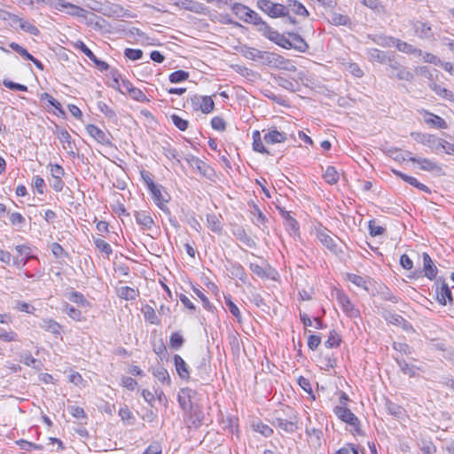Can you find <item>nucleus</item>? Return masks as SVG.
Segmentation results:
<instances>
[{
	"mask_svg": "<svg viewBox=\"0 0 454 454\" xmlns=\"http://www.w3.org/2000/svg\"><path fill=\"white\" fill-rule=\"evenodd\" d=\"M271 424L287 434H293L299 428L298 412L289 406L276 411Z\"/></svg>",
	"mask_w": 454,
	"mask_h": 454,
	"instance_id": "1",
	"label": "nucleus"
},
{
	"mask_svg": "<svg viewBox=\"0 0 454 454\" xmlns=\"http://www.w3.org/2000/svg\"><path fill=\"white\" fill-rule=\"evenodd\" d=\"M43 2L57 11H66L67 14L74 17H85L87 13V11L83 8L67 2L66 0H43Z\"/></svg>",
	"mask_w": 454,
	"mask_h": 454,
	"instance_id": "2",
	"label": "nucleus"
},
{
	"mask_svg": "<svg viewBox=\"0 0 454 454\" xmlns=\"http://www.w3.org/2000/svg\"><path fill=\"white\" fill-rule=\"evenodd\" d=\"M256 5L270 18H282L288 15L287 6L273 3L270 0H258Z\"/></svg>",
	"mask_w": 454,
	"mask_h": 454,
	"instance_id": "3",
	"label": "nucleus"
},
{
	"mask_svg": "<svg viewBox=\"0 0 454 454\" xmlns=\"http://www.w3.org/2000/svg\"><path fill=\"white\" fill-rule=\"evenodd\" d=\"M387 65L391 70L390 77H395L398 80L406 82H411L414 79L413 74L396 59L395 54L391 57Z\"/></svg>",
	"mask_w": 454,
	"mask_h": 454,
	"instance_id": "4",
	"label": "nucleus"
},
{
	"mask_svg": "<svg viewBox=\"0 0 454 454\" xmlns=\"http://www.w3.org/2000/svg\"><path fill=\"white\" fill-rule=\"evenodd\" d=\"M232 12L242 21L253 24L254 20H256L257 12L250 9L248 6L240 4L234 3L231 6Z\"/></svg>",
	"mask_w": 454,
	"mask_h": 454,
	"instance_id": "5",
	"label": "nucleus"
},
{
	"mask_svg": "<svg viewBox=\"0 0 454 454\" xmlns=\"http://www.w3.org/2000/svg\"><path fill=\"white\" fill-rule=\"evenodd\" d=\"M152 193L154 203L165 213L170 215L169 208L165 205L170 200V195L163 189L161 185L156 184L154 188L149 190Z\"/></svg>",
	"mask_w": 454,
	"mask_h": 454,
	"instance_id": "6",
	"label": "nucleus"
},
{
	"mask_svg": "<svg viewBox=\"0 0 454 454\" xmlns=\"http://www.w3.org/2000/svg\"><path fill=\"white\" fill-rule=\"evenodd\" d=\"M436 285V299L441 305H446L447 302L450 304L453 303L452 293L449 286L441 278L435 281Z\"/></svg>",
	"mask_w": 454,
	"mask_h": 454,
	"instance_id": "7",
	"label": "nucleus"
},
{
	"mask_svg": "<svg viewBox=\"0 0 454 454\" xmlns=\"http://www.w3.org/2000/svg\"><path fill=\"white\" fill-rule=\"evenodd\" d=\"M197 392L189 387L182 388L177 395V401L183 411H187L195 403L192 402Z\"/></svg>",
	"mask_w": 454,
	"mask_h": 454,
	"instance_id": "8",
	"label": "nucleus"
},
{
	"mask_svg": "<svg viewBox=\"0 0 454 454\" xmlns=\"http://www.w3.org/2000/svg\"><path fill=\"white\" fill-rule=\"evenodd\" d=\"M333 413L338 417V419L348 425L357 426L358 418L350 411L349 408L346 406H335L333 408Z\"/></svg>",
	"mask_w": 454,
	"mask_h": 454,
	"instance_id": "9",
	"label": "nucleus"
},
{
	"mask_svg": "<svg viewBox=\"0 0 454 454\" xmlns=\"http://www.w3.org/2000/svg\"><path fill=\"white\" fill-rule=\"evenodd\" d=\"M337 301L340 303L342 310L349 317H356L359 316V310L350 301L348 295L343 293H338Z\"/></svg>",
	"mask_w": 454,
	"mask_h": 454,
	"instance_id": "10",
	"label": "nucleus"
},
{
	"mask_svg": "<svg viewBox=\"0 0 454 454\" xmlns=\"http://www.w3.org/2000/svg\"><path fill=\"white\" fill-rule=\"evenodd\" d=\"M317 237L322 245L333 254H338L339 253H341V250L338 247L334 239L328 234L326 229L317 231Z\"/></svg>",
	"mask_w": 454,
	"mask_h": 454,
	"instance_id": "11",
	"label": "nucleus"
},
{
	"mask_svg": "<svg viewBox=\"0 0 454 454\" xmlns=\"http://www.w3.org/2000/svg\"><path fill=\"white\" fill-rule=\"evenodd\" d=\"M225 269L232 278H239L243 283L247 282V276L244 267L240 263L232 261H227Z\"/></svg>",
	"mask_w": 454,
	"mask_h": 454,
	"instance_id": "12",
	"label": "nucleus"
},
{
	"mask_svg": "<svg viewBox=\"0 0 454 454\" xmlns=\"http://www.w3.org/2000/svg\"><path fill=\"white\" fill-rule=\"evenodd\" d=\"M369 59L381 64H387L391 57L395 54L393 51H383L373 48L367 51Z\"/></svg>",
	"mask_w": 454,
	"mask_h": 454,
	"instance_id": "13",
	"label": "nucleus"
},
{
	"mask_svg": "<svg viewBox=\"0 0 454 454\" xmlns=\"http://www.w3.org/2000/svg\"><path fill=\"white\" fill-rule=\"evenodd\" d=\"M87 132L99 144L105 145H110L111 142L108 136L98 127L94 124H88L86 126Z\"/></svg>",
	"mask_w": 454,
	"mask_h": 454,
	"instance_id": "14",
	"label": "nucleus"
},
{
	"mask_svg": "<svg viewBox=\"0 0 454 454\" xmlns=\"http://www.w3.org/2000/svg\"><path fill=\"white\" fill-rule=\"evenodd\" d=\"M422 258L425 276L430 280L435 279L438 273V270L437 267L434 265L433 260L431 259L430 255L427 253L424 252L422 254Z\"/></svg>",
	"mask_w": 454,
	"mask_h": 454,
	"instance_id": "15",
	"label": "nucleus"
},
{
	"mask_svg": "<svg viewBox=\"0 0 454 454\" xmlns=\"http://www.w3.org/2000/svg\"><path fill=\"white\" fill-rule=\"evenodd\" d=\"M409 160L419 163L422 170L436 173H440L442 170V167L439 166L436 162L427 158L410 157Z\"/></svg>",
	"mask_w": 454,
	"mask_h": 454,
	"instance_id": "16",
	"label": "nucleus"
},
{
	"mask_svg": "<svg viewBox=\"0 0 454 454\" xmlns=\"http://www.w3.org/2000/svg\"><path fill=\"white\" fill-rule=\"evenodd\" d=\"M134 216L137 224L144 230H151L154 224V221L147 211H135Z\"/></svg>",
	"mask_w": 454,
	"mask_h": 454,
	"instance_id": "17",
	"label": "nucleus"
},
{
	"mask_svg": "<svg viewBox=\"0 0 454 454\" xmlns=\"http://www.w3.org/2000/svg\"><path fill=\"white\" fill-rule=\"evenodd\" d=\"M253 25L256 26L258 32H260L270 41L277 32V30L271 28L270 25L264 21L259 14L256 16V20H254Z\"/></svg>",
	"mask_w": 454,
	"mask_h": 454,
	"instance_id": "18",
	"label": "nucleus"
},
{
	"mask_svg": "<svg viewBox=\"0 0 454 454\" xmlns=\"http://www.w3.org/2000/svg\"><path fill=\"white\" fill-rule=\"evenodd\" d=\"M413 28L416 35L422 39H431L434 36L431 26L420 20L414 22Z\"/></svg>",
	"mask_w": 454,
	"mask_h": 454,
	"instance_id": "19",
	"label": "nucleus"
},
{
	"mask_svg": "<svg viewBox=\"0 0 454 454\" xmlns=\"http://www.w3.org/2000/svg\"><path fill=\"white\" fill-rule=\"evenodd\" d=\"M184 160L192 167L196 168V169L204 176H207L208 171L210 170L209 166L200 159L192 154H188Z\"/></svg>",
	"mask_w": 454,
	"mask_h": 454,
	"instance_id": "20",
	"label": "nucleus"
},
{
	"mask_svg": "<svg viewBox=\"0 0 454 454\" xmlns=\"http://www.w3.org/2000/svg\"><path fill=\"white\" fill-rule=\"evenodd\" d=\"M174 364L178 376L182 380H188L190 379V371L189 366L185 363V361L181 357V356L176 354L174 355Z\"/></svg>",
	"mask_w": 454,
	"mask_h": 454,
	"instance_id": "21",
	"label": "nucleus"
},
{
	"mask_svg": "<svg viewBox=\"0 0 454 454\" xmlns=\"http://www.w3.org/2000/svg\"><path fill=\"white\" fill-rule=\"evenodd\" d=\"M287 139V136L285 132H279L276 128L270 129L263 137V140L267 144H278L284 143Z\"/></svg>",
	"mask_w": 454,
	"mask_h": 454,
	"instance_id": "22",
	"label": "nucleus"
},
{
	"mask_svg": "<svg viewBox=\"0 0 454 454\" xmlns=\"http://www.w3.org/2000/svg\"><path fill=\"white\" fill-rule=\"evenodd\" d=\"M286 35L291 38L293 49L302 53L309 50V44L299 34L294 32H287Z\"/></svg>",
	"mask_w": 454,
	"mask_h": 454,
	"instance_id": "23",
	"label": "nucleus"
},
{
	"mask_svg": "<svg viewBox=\"0 0 454 454\" xmlns=\"http://www.w3.org/2000/svg\"><path fill=\"white\" fill-rule=\"evenodd\" d=\"M190 412V418L192 419V423L195 427H200L202 425L205 415L201 409V407L199 404H194L192 406V408H188V411Z\"/></svg>",
	"mask_w": 454,
	"mask_h": 454,
	"instance_id": "24",
	"label": "nucleus"
},
{
	"mask_svg": "<svg viewBox=\"0 0 454 454\" xmlns=\"http://www.w3.org/2000/svg\"><path fill=\"white\" fill-rule=\"evenodd\" d=\"M233 235L236 237L237 239L244 243L246 246L249 247H254L255 242L254 240L247 233L246 230L241 227L238 226L236 227L233 231Z\"/></svg>",
	"mask_w": 454,
	"mask_h": 454,
	"instance_id": "25",
	"label": "nucleus"
},
{
	"mask_svg": "<svg viewBox=\"0 0 454 454\" xmlns=\"http://www.w3.org/2000/svg\"><path fill=\"white\" fill-rule=\"evenodd\" d=\"M240 53L243 57L250 60H261V58L263 56V51L258 49L249 47L247 45H242L240 47Z\"/></svg>",
	"mask_w": 454,
	"mask_h": 454,
	"instance_id": "26",
	"label": "nucleus"
},
{
	"mask_svg": "<svg viewBox=\"0 0 454 454\" xmlns=\"http://www.w3.org/2000/svg\"><path fill=\"white\" fill-rule=\"evenodd\" d=\"M206 217L208 228L216 234H222L223 225L220 222L222 216L215 214H207Z\"/></svg>",
	"mask_w": 454,
	"mask_h": 454,
	"instance_id": "27",
	"label": "nucleus"
},
{
	"mask_svg": "<svg viewBox=\"0 0 454 454\" xmlns=\"http://www.w3.org/2000/svg\"><path fill=\"white\" fill-rule=\"evenodd\" d=\"M12 21L14 23L18 22L20 24V27L23 31L27 32L33 35H38L40 34L39 29L35 26H34L33 24L29 23L27 20H24L23 19L18 17L17 15H13L12 17Z\"/></svg>",
	"mask_w": 454,
	"mask_h": 454,
	"instance_id": "28",
	"label": "nucleus"
},
{
	"mask_svg": "<svg viewBox=\"0 0 454 454\" xmlns=\"http://www.w3.org/2000/svg\"><path fill=\"white\" fill-rule=\"evenodd\" d=\"M58 137L63 144H66L67 145H64L65 149H69L68 154L72 157L75 156V153L73 151V145L74 141L70 136V134L66 129H60L57 132Z\"/></svg>",
	"mask_w": 454,
	"mask_h": 454,
	"instance_id": "29",
	"label": "nucleus"
},
{
	"mask_svg": "<svg viewBox=\"0 0 454 454\" xmlns=\"http://www.w3.org/2000/svg\"><path fill=\"white\" fill-rule=\"evenodd\" d=\"M285 6L288 7V12L292 11L297 15L302 17H308L309 15V12L305 8V6L297 0H287L286 4Z\"/></svg>",
	"mask_w": 454,
	"mask_h": 454,
	"instance_id": "30",
	"label": "nucleus"
},
{
	"mask_svg": "<svg viewBox=\"0 0 454 454\" xmlns=\"http://www.w3.org/2000/svg\"><path fill=\"white\" fill-rule=\"evenodd\" d=\"M250 270L255 274L257 277L261 278H273L270 276V271H272V268L270 265L266 267H262L257 263L251 262L249 265Z\"/></svg>",
	"mask_w": 454,
	"mask_h": 454,
	"instance_id": "31",
	"label": "nucleus"
},
{
	"mask_svg": "<svg viewBox=\"0 0 454 454\" xmlns=\"http://www.w3.org/2000/svg\"><path fill=\"white\" fill-rule=\"evenodd\" d=\"M395 47L399 51L406 54L422 55V51L420 49L415 48L413 45L400 39L396 40Z\"/></svg>",
	"mask_w": 454,
	"mask_h": 454,
	"instance_id": "32",
	"label": "nucleus"
},
{
	"mask_svg": "<svg viewBox=\"0 0 454 454\" xmlns=\"http://www.w3.org/2000/svg\"><path fill=\"white\" fill-rule=\"evenodd\" d=\"M117 294L121 299L126 301H134L139 295L137 289H134L129 286H121L118 288Z\"/></svg>",
	"mask_w": 454,
	"mask_h": 454,
	"instance_id": "33",
	"label": "nucleus"
},
{
	"mask_svg": "<svg viewBox=\"0 0 454 454\" xmlns=\"http://www.w3.org/2000/svg\"><path fill=\"white\" fill-rule=\"evenodd\" d=\"M424 121L427 124L431 125L432 127L438 129L447 128V123L442 117L431 113H427Z\"/></svg>",
	"mask_w": 454,
	"mask_h": 454,
	"instance_id": "34",
	"label": "nucleus"
},
{
	"mask_svg": "<svg viewBox=\"0 0 454 454\" xmlns=\"http://www.w3.org/2000/svg\"><path fill=\"white\" fill-rule=\"evenodd\" d=\"M395 359L400 370L402 371V372L403 374L409 375L411 378L417 376V373H416L417 367L415 365L408 364L404 359L400 358L398 356L395 357Z\"/></svg>",
	"mask_w": 454,
	"mask_h": 454,
	"instance_id": "35",
	"label": "nucleus"
},
{
	"mask_svg": "<svg viewBox=\"0 0 454 454\" xmlns=\"http://www.w3.org/2000/svg\"><path fill=\"white\" fill-rule=\"evenodd\" d=\"M274 82L283 89H286L289 91L294 92L297 90L296 86L297 82L295 81H291L284 76L281 75H275L274 76Z\"/></svg>",
	"mask_w": 454,
	"mask_h": 454,
	"instance_id": "36",
	"label": "nucleus"
},
{
	"mask_svg": "<svg viewBox=\"0 0 454 454\" xmlns=\"http://www.w3.org/2000/svg\"><path fill=\"white\" fill-rule=\"evenodd\" d=\"M176 6L196 13H200L203 10L202 4L192 0H180V3H176Z\"/></svg>",
	"mask_w": 454,
	"mask_h": 454,
	"instance_id": "37",
	"label": "nucleus"
},
{
	"mask_svg": "<svg viewBox=\"0 0 454 454\" xmlns=\"http://www.w3.org/2000/svg\"><path fill=\"white\" fill-rule=\"evenodd\" d=\"M252 137H253V149L255 152H258V153H261L263 154H270V152L267 150V148L262 144L260 131H258V130L253 131Z\"/></svg>",
	"mask_w": 454,
	"mask_h": 454,
	"instance_id": "38",
	"label": "nucleus"
},
{
	"mask_svg": "<svg viewBox=\"0 0 454 454\" xmlns=\"http://www.w3.org/2000/svg\"><path fill=\"white\" fill-rule=\"evenodd\" d=\"M21 362L36 371H41L43 367V363L39 359L34 358L29 352L21 355Z\"/></svg>",
	"mask_w": 454,
	"mask_h": 454,
	"instance_id": "39",
	"label": "nucleus"
},
{
	"mask_svg": "<svg viewBox=\"0 0 454 454\" xmlns=\"http://www.w3.org/2000/svg\"><path fill=\"white\" fill-rule=\"evenodd\" d=\"M271 42L275 43L278 46L289 50L293 49V43L291 42V38H286L285 35L279 34L278 31L276 34H274V36L270 40Z\"/></svg>",
	"mask_w": 454,
	"mask_h": 454,
	"instance_id": "40",
	"label": "nucleus"
},
{
	"mask_svg": "<svg viewBox=\"0 0 454 454\" xmlns=\"http://www.w3.org/2000/svg\"><path fill=\"white\" fill-rule=\"evenodd\" d=\"M280 214L282 217L286 221V225L288 229H290L294 232H297L299 231V223L291 215L289 211L280 209Z\"/></svg>",
	"mask_w": 454,
	"mask_h": 454,
	"instance_id": "41",
	"label": "nucleus"
},
{
	"mask_svg": "<svg viewBox=\"0 0 454 454\" xmlns=\"http://www.w3.org/2000/svg\"><path fill=\"white\" fill-rule=\"evenodd\" d=\"M430 88L441 98L454 101V93L451 90L443 88L437 83L431 84Z\"/></svg>",
	"mask_w": 454,
	"mask_h": 454,
	"instance_id": "42",
	"label": "nucleus"
},
{
	"mask_svg": "<svg viewBox=\"0 0 454 454\" xmlns=\"http://www.w3.org/2000/svg\"><path fill=\"white\" fill-rule=\"evenodd\" d=\"M142 312L144 314L145 319L149 321L153 325H160V320L155 313V310L150 305H145L142 308Z\"/></svg>",
	"mask_w": 454,
	"mask_h": 454,
	"instance_id": "43",
	"label": "nucleus"
},
{
	"mask_svg": "<svg viewBox=\"0 0 454 454\" xmlns=\"http://www.w3.org/2000/svg\"><path fill=\"white\" fill-rule=\"evenodd\" d=\"M119 416L121 417V420L129 426H132L135 424L136 419L129 407L127 405H124L119 410Z\"/></svg>",
	"mask_w": 454,
	"mask_h": 454,
	"instance_id": "44",
	"label": "nucleus"
},
{
	"mask_svg": "<svg viewBox=\"0 0 454 454\" xmlns=\"http://www.w3.org/2000/svg\"><path fill=\"white\" fill-rule=\"evenodd\" d=\"M224 301H225L226 307L228 308L231 314L233 317H235V318L237 319V321L239 323H241L242 322L241 313H240L238 306L232 301L231 297L230 295L225 296Z\"/></svg>",
	"mask_w": 454,
	"mask_h": 454,
	"instance_id": "45",
	"label": "nucleus"
},
{
	"mask_svg": "<svg viewBox=\"0 0 454 454\" xmlns=\"http://www.w3.org/2000/svg\"><path fill=\"white\" fill-rule=\"evenodd\" d=\"M153 374L162 383H166V384L169 385L171 382V380H170L168 371L162 366H158L156 368H153Z\"/></svg>",
	"mask_w": 454,
	"mask_h": 454,
	"instance_id": "46",
	"label": "nucleus"
},
{
	"mask_svg": "<svg viewBox=\"0 0 454 454\" xmlns=\"http://www.w3.org/2000/svg\"><path fill=\"white\" fill-rule=\"evenodd\" d=\"M284 58L281 57L278 54L269 52V51H263V56L261 58V62L265 65H271L272 63H276L277 61H279L280 63L284 62Z\"/></svg>",
	"mask_w": 454,
	"mask_h": 454,
	"instance_id": "47",
	"label": "nucleus"
},
{
	"mask_svg": "<svg viewBox=\"0 0 454 454\" xmlns=\"http://www.w3.org/2000/svg\"><path fill=\"white\" fill-rule=\"evenodd\" d=\"M324 178L329 184H335L339 180V173L333 166H328L325 171Z\"/></svg>",
	"mask_w": 454,
	"mask_h": 454,
	"instance_id": "48",
	"label": "nucleus"
},
{
	"mask_svg": "<svg viewBox=\"0 0 454 454\" xmlns=\"http://www.w3.org/2000/svg\"><path fill=\"white\" fill-rule=\"evenodd\" d=\"M41 327L48 332H51V333L55 334L56 336L60 334V328H61L60 325L52 319L43 320Z\"/></svg>",
	"mask_w": 454,
	"mask_h": 454,
	"instance_id": "49",
	"label": "nucleus"
},
{
	"mask_svg": "<svg viewBox=\"0 0 454 454\" xmlns=\"http://www.w3.org/2000/svg\"><path fill=\"white\" fill-rule=\"evenodd\" d=\"M67 298L71 301H73V302H74V303H76L78 305H81L82 307H85V306L89 305V301H87L85 296L82 293H80V292L72 290V292H70L67 294Z\"/></svg>",
	"mask_w": 454,
	"mask_h": 454,
	"instance_id": "50",
	"label": "nucleus"
},
{
	"mask_svg": "<svg viewBox=\"0 0 454 454\" xmlns=\"http://www.w3.org/2000/svg\"><path fill=\"white\" fill-rule=\"evenodd\" d=\"M362 4L379 14L386 12L385 6L380 0H362Z\"/></svg>",
	"mask_w": 454,
	"mask_h": 454,
	"instance_id": "51",
	"label": "nucleus"
},
{
	"mask_svg": "<svg viewBox=\"0 0 454 454\" xmlns=\"http://www.w3.org/2000/svg\"><path fill=\"white\" fill-rule=\"evenodd\" d=\"M215 106L214 100L209 96L201 97V101L199 106V109L202 111L204 114H209L213 111Z\"/></svg>",
	"mask_w": 454,
	"mask_h": 454,
	"instance_id": "52",
	"label": "nucleus"
},
{
	"mask_svg": "<svg viewBox=\"0 0 454 454\" xmlns=\"http://www.w3.org/2000/svg\"><path fill=\"white\" fill-rule=\"evenodd\" d=\"M63 311L67 313L72 319L75 321H81L82 315L81 310L70 305L67 302H65Z\"/></svg>",
	"mask_w": 454,
	"mask_h": 454,
	"instance_id": "53",
	"label": "nucleus"
},
{
	"mask_svg": "<svg viewBox=\"0 0 454 454\" xmlns=\"http://www.w3.org/2000/svg\"><path fill=\"white\" fill-rule=\"evenodd\" d=\"M372 40L382 47H391L393 45L395 46L397 38L393 36L381 35L373 37Z\"/></svg>",
	"mask_w": 454,
	"mask_h": 454,
	"instance_id": "54",
	"label": "nucleus"
},
{
	"mask_svg": "<svg viewBox=\"0 0 454 454\" xmlns=\"http://www.w3.org/2000/svg\"><path fill=\"white\" fill-rule=\"evenodd\" d=\"M189 78V73L184 70H177L171 73L168 76L169 82L178 83L186 81Z\"/></svg>",
	"mask_w": 454,
	"mask_h": 454,
	"instance_id": "55",
	"label": "nucleus"
},
{
	"mask_svg": "<svg viewBox=\"0 0 454 454\" xmlns=\"http://www.w3.org/2000/svg\"><path fill=\"white\" fill-rule=\"evenodd\" d=\"M340 341L341 339L339 333L335 330H333L330 332V334L328 336V339L325 340V345L328 348H333L338 347Z\"/></svg>",
	"mask_w": 454,
	"mask_h": 454,
	"instance_id": "56",
	"label": "nucleus"
},
{
	"mask_svg": "<svg viewBox=\"0 0 454 454\" xmlns=\"http://www.w3.org/2000/svg\"><path fill=\"white\" fill-rule=\"evenodd\" d=\"M346 278H347V280L350 281L356 286L362 287L364 290H368V287L366 286V280L362 276L353 274V273H348Z\"/></svg>",
	"mask_w": 454,
	"mask_h": 454,
	"instance_id": "57",
	"label": "nucleus"
},
{
	"mask_svg": "<svg viewBox=\"0 0 454 454\" xmlns=\"http://www.w3.org/2000/svg\"><path fill=\"white\" fill-rule=\"evenodd\" d=\"M41 100H46L51 106H53L56 110L59 111V114H64L65 112L61 106V104L56 100L53 97H51L49 93L44 92L40 95Z\"/></svg>",
	"mask_w": 454,
	"mask_h": 454,
	"instance_id": "58",
	"label": "nucleus"
},
{
	"mask_svg": "<svg viewBox=\"0 0 454 454\" xmlns=\"http://www.w3.org/2000/svg\"><path fill=\"white\" fill-rule=\"evenodd\" d=\"M98 108L107 119H116L115 112L106 103L103 101L98 102Z\"/></svg>",
	"mask_w": 454,
	"mask_h": 454,
	"instance_id": "59",
	"label": "nucleus"
},
{
	"mask_svg": "<svg viewBox=\"0 0 454 454\" xmlns=\"http://www.w3.org/2000/svg\"><path fill=\"white\" fill-rule=\"evenodd\" d=\"M192 291L201 300L204 309L208 311H213L215 307L210 303L204 293L196 286H192Z\"/></svg>",
	"mask_w": 454,
	"mask_h": 454,
	"instance_id": "60",
	"label": "nucleus"
},
{
	"mask_svg": "<svg viewBox=\"0 0 454 454\" xmlns=\"http://www.w3.org/2000/svg\"><path fill=\"white\" fill-rule=\"evenodd\" d=\"M386 407H387V410L389 412V414H391L396 418H400L404 411L402 406H400L389 400L387 401Z\"/></svg>",
	"mask_w": 454,
	"mask_h": 454,
	"instance_id": "61",
	"label": "nucleus"
},
{
	"mask_svg": "<svg viewBox=\"0 0 454 454\" xmlns=\"http://www.w3.org/2000/svg\"><path fill=\"white\" fill-rule=\"evenodd\" d=\"M184 343V337L179 333H173L169 338L170 347L177 350L179 349Z\"/></svg>",
	"mask_w": 454,
	"mask_h": 454,
	"instance_id": "62",
	"label": "nucleus"
},
{
	"mask_svg": "<svg viewBox=\"0 0 454 454\" xmlns=\"http://www.w3.org/2000/svg\"><path fill=\"white\" fill-rule=\"evenodd\" d=\"M9 47L27 60H30L33 59V56L24 47H22L17 43H11L9 44Z\"/></svg>",
	"mask_w": 454,
	"mask_h": 454,
	"instance_id": "63",
	"label": "nucleus"
},
{
	"mask_svg": "<svg viewBox=\"0 0 454 454\" xmlns=\"http://www.w3.org/2000/svg\"><path fill=\"white\" fill-rule=\"evenodd\" d=\"M94 244L100 252L106 254L107 256L113 253L111 246L102 239H96Z\"/></svg>",
	"mask_w": 454,
	"mask_h": 454,
	"instance_id": "64",
	"label": "nucleus"
}]
</instances>
